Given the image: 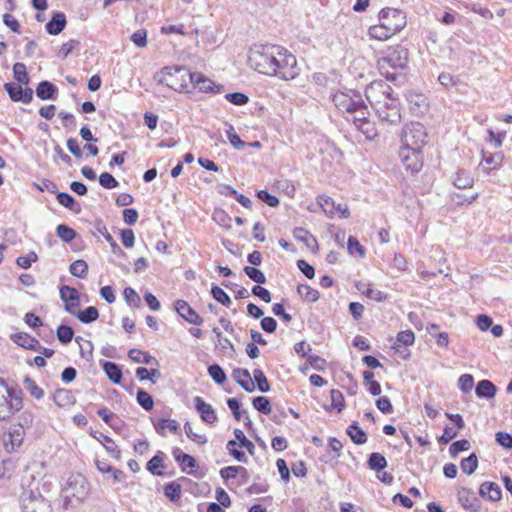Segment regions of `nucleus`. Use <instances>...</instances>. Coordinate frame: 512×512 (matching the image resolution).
<instances>
[{"label":"nucleus","instance_id":"f257e3e1","mask_svg":"<svg viewBox=\"0 0 512 512\" xmlns=\"http://www.w3.org/2000/svg\"><path fill=\"white\" fill-rule=\"evenodd\" d=\"M162 73L168 78L165 79L168 87L174 90L188 88V83H192L200 91H213L215 84L202 73L189 72L183 67H164Z\"/></svg>","mask_w":512,"mask_h":512},{"label":"nucleus","instance_id":"f03ea898","mask_svg":"<svg viewBox=\"0 0 512 512\" xmlns=\"http://www.w3.org/2000/svg\"><path fill=\"white\" fill-rule=\"evenodd\" d=\"M281 51L277 45H254L249 50L248 64L251 68L264 75L271 76L275 65L276 55Z\"/></svg>","mask_w":512,"mask_h":512},{"label":"nucleus","instance_id":"7ed1b4c3","mask_svg":"<svg viewBox=\"0 0 512 512\" xmlns=\"http://www.w3.org/2000/svg\"><path fill=\"white\" fill-rule=\"evenodd\" d=\"M21 422L11 424L1 435V442L8 453L18 451L24 442L26 428L33 422V415L30 412L21 414Z\"/></svg>","mask_w":512,"mask_h":512},{"label":"nucleus","instance_id":"20e7f679","mask_svg":"<svg viewBox=\"0 0 512 512\" xmlns=\"http://www.w3.org/2000/svg\"><path fill=\"white\" fill-rule=\"evenodd\" d=\"M408 61V50L403 46L397 45L389 47L386 50L385 56L378 60V68L380 73L388 80L394 81L396 79V72H391L390 68L394 71L403 69Z\"/></svg>","mask_w":512,"mask_h":512},{"label":"nucleus","instance_id":"39448f33","mask_svg":"<svg viewBox=\"0 0 512 512\" xmlns=\"http://www.w3.org/2000/svg\"><path fill=\"white\" fill-rule=\"evenodd\" d=\"M275 65L272 68L274 73L271 76H276L282 80L295 79L300 72L297 65L296 57L287 49L281 47V51L276 55Z\"/></svg>","mask_w":512,"mask_h":512},{"label":"nucleus","instance_id":"423d86ee","mask_svg":"<svg viewBox=\"0 0 512 512\" xmlns=\"http://www.w3.org/2000/svg\"><path fill=\"white\" fill-rule=\"evenodd\" d=\"M22 407L21 392L0 379V420L10 417Z\"/></svg>","mask_w":512,"mask_h":512},{"label":"nucleus","instance_id":"0eeeda50","mask_svg":"<svg viewBox=\"0 0 512 512\" xmlns=\"http://www.w3.org/2000/svg\"><path fill=\"white\" fill-rule=\"evenodd\" d=\"M427 132L420 122L406 124L401 133L402 146L422 150L427 143Z\"/></svg>","mask_w":512,"mask_h":512},{"label":"nucleus","instance_id":"6e6552de","mask_svg":"<svg viewBox=\"0 0 512 512\" xmlns=\"http://www.w3.org/2000/svg\"><path fill=\"white\" fill-rule=\"evenodd\" d=\"M378 19L383 27H386L393 35L401 31L407 24L405 13L395 8L382 9L379 12Z\"/></svg>","mask_w":512,"mask_h":512},{"label":"nucleus","instance_id":"1a4fd4ad","mask_svg":"<svg viewBox=\"0 0 512 512\" xmlns=\"http://www.w3.org/2000/svg\"><path fill=\"white\" fill-rule=\"evenodd\" d=\"M392 88L383 81H374L366 87L365 96L374 110L392 97Z\"/></svg>","mask_w":512,"mask_h":512},{"label":"nucleus","instance_id":"9d476101","mask_svg":"<svg viewBox=\"0 0 512 512\" xmlns=\"http://www.w3.org/2000/svg\"><path fill=\"white\" fill-rule=\"evenodd\" d=\"M332 101L341 113L348 115L359 107L362 96L355 90L338 91L333 94Z\"/></svg>","mask_w":512,"mask_h":512},{"label":"nucleus","instance_id":"9b49d317","mask_svg":"<svg viewBox=\"0 0 512 512\" xmlns=\"http://www.w3.org/2000/svg\"><path fill=\"white\" fill-rule=\"evenodd\" d=\"M22 512H52L51 505L41 495L32 490L24 491L21 495Z\"/></svg>","mask_w":512,"mask_h":512},{"label":"nucleus","instance_id":"f8f14e48","mask_svg":"<svg viewBox=\"0 0 512 512\" xmlns=\"http://www.w3.org/2000/svg\"><path fill=\"white\" fill-rule=\"evenodd\" d=\"M375 112L381 121L391 125L397 124L401 119L399 102L393 97L379 105Z\"/></svg>","mask_w":512,"mask_h":512},{"label":"nucleus","instance_id":"ddd939ff","mask_svg":"<svg viewBox=\"0 0 512 512\" xmlns=\"http://www.w3.org/2000/svg\"><path fill=\"white\" fill-rule=\"evenodd\" d=\"M399 157L405 169L411 173L419 172L422 168L423 161L421 150H414L411 147L401 146L399 150Z\"/></svg>","mask_w":512,"mask_h":512},{"label":"nucleus","instance_id":"4468645a","mask_svg":"<svg viewBox=\"0 0 512 512\" xmlns=\"http://www.w3.org/2000/svg\"><path fill=\"white\" fill-rule=\"evenodd\" d=\"M20 83H6L4 85L10 99L14 102L30 103L33 99V90Z\"/></svg>","mask_w":512,"mask_h":512},{"label":"nucleus","instance_id":"2eb2a0df","mask_svg":"<svg viewBox=\"0 0 512 512\" xmlns=\"http://www.w3.org/2000/svg\"><path fill=\"white\" fill-rule=\"evenodd\" d=\"M318 204L324 213L330 217L339 214L341 218L349 217V209L346 204H336L334 200L328 196H319Z\"/></svg>","mask_w":512,"mask_h":512},{"label":"nucleus","instance_id":"dca6fc26","mask_svg":"<svg viewBox=\"0 0 512 512\" xmlns=\"http://www.w3.org/2000/svg\"><path fill=\"white\" fill-rule=\"evenodd\" d=\"M176 312L185 321L194 325L203 324V318L184 300H176L174 303Z\"/></svg>","mask_w":512,"mask_h":512},{"label":"nucleus","instance_id":"f3484780","mask_svg":"<svg viewBox=\"0 0 512 512\" xmlns=\"http://www.w3.org/2000/svg\"><path fill=\"white\" fill-rule=\"evenodd\" d=\"M60 298L66 303L65 310L71 315H76V307L79 306L78 291L70 286H63L60 288Z\"/></svg>","mask_w":512,"mask_h":512},{"label":"nucleus","instance_id":"a211bd4d","mask_svg":"<svg viewBox=\"0 0 512 512\" xmlns=\"http://www.w3.org/2000/svg\"><path fill=\"white\" fill-rule=\"evenodd\" d=\"M458 501L461 506L470 512H478L480 509V501L474 491L468 488H461L458 491Z\"/></svg>","mask_w":512,"mask_h":512},{"label":"nucleus","instance_id":"6ab92c4d","mask_svg":"<svg viewBox=\"0 0 512 512\" xmlns=\"http://www.w3.org/2000/svg\"><path fill=\"white\" fill-rule=\"evenodd\" d=\"M195 409L200 414L201 419L208 423L213 424L217 420L215 410L212 406L206 403L201 397L196 396L194 398Z\"/></svg>","mask_w":512,"mask_h":512},{"label":"nucleus","instance_id":"aec40b11","mask_svg":"<svg viewBox=\"0 0 512 512\" xmlns=\"http://www.w3.org/2000/svg\"><path fill=\"white\" fill-rule=\"evenodd\" d=\"M233 378L245 391L250 393L255 391V383L247 369H234Z\"/></svg>","mask_w":512,"mask_h":512},{"label":"nucleus","instance_id":"412c9836","mask_svg":"<svg viewBox=\"0 0 512 512\" xmlns=\"http://www.w3.org/2000/svg\"><path fill=\"white\" fill-rule=\"evenodd\" d=\"M66 25V17L62 12H55L51 20L46 24V30L51 35L60 34Z\"/></svg>","mask_w":512,"mask_h":512},{"label":"nucleus","instance_id":"4be33fe9","mask_svg":"<svg viewBox=\"0 0 512 512\" xmlns=\"http://www.w3.org/2000/svg\"><path fill=\"white\" fill-rule=\"evenodd\" d=\"M479 493L482 497H487L491 501H498L501 499V489L494 482H484L481 484Z\"/></svg>","mask_w":512,"mask_h":512},{"label":"nucleus","instance_id":"5701e85b","mask_svg":"<svg viewBox=\"0 0 512 512\" xmlns=\"http://www.w3.org/2000/svg\"><path fill=\"white\" fill-rule=\"evenodd\" d=\"M97 469L103 473L108 474L116 483H121L125 480V473L122 470L113 468L110 464L104 461L96 462Z\"/></svg>","mask_w":512,"mask_h":512},{"label":"nucleus","instance_id":"b1692460","mask_svg":"<svg viewBox=\"0 0 512 512\" xmlns=\"http://www.w3.org/2000/svg\"><path fill=\"white\" fill-rule=\"evenodd\" d=\"M12 339L16 344L26 349L35 351L40 348V342L26 333H17L13 335Z\"/></svg>","mask_w":512,"mask_h":512},{"label":"nucleus","instance_id":"393cba45","mask_svg":"<svg viewBox=\"0 0 512 512\" xmlns=\"http://www.w3.org/2000/svg\"><path fill=\"white\" fill-rule=\"evenodd\" d=\"M92 436L98 440L107 450V452L114 458L120 457V450L118 449L115 442L108 437L107 435H104L101 432H95L92 434Z\"/></svg>","mask_w":512,"mask_h":512},{"label":"nucleus","instance_id":"a878e982","mask_svg":"<svg viewBox=\"0 0 512 512\" xmlns=\"http://www.w3.org/2000/svg\"><path fill=\"white\" fill-rule=\"evenodd\" d=\"M476 395L479 398H493L496 395V386L489 380H481L476 386Z\"/></svg>","mask_w":512,"mask_h":512},{"label":"nucleus","instance_id":"bb28decb","mask_svg":"<svg viewBox=\"0 0 512 512\" xmlns=\"http://www.w3.org/2000/svg\"><path fill=\"white\" fill-rule=\"evenodd\" d=\"M154 428L158 434L165 436L166 431L176 434L179 430V424L176 420L163 418L154 423Z\"/></svg>","mask_w":512,"mask_h":512},{"label":"nucleus","instance_id":"cd10ccee","mask_svg":"<svg viewBox=\"0 0 512 512\" xmlns=\"http://www.w3.org/2000/svg\"><path fill=\"white\" fill-rule=\"evenodd\" d=\"M57 88L49 81H42L36 88V95L41 100L54 99Z\"/></svg>","mask_w":512,"mask_h":512},{"label":"nucleus","instance_id":"c85d7f7f","mask_svg":"<svg viewBox=\"0 0 512 512\" xmlns=\"http://www.w3.org/2000/svg\"><path fill=\"white\" fill-rule=\"evenodd\" d=\"M502 161V157L499 154H489L483 153V160L480 164L481 170L485 174H489L490 171L498 168L500 166V163Z\"/></svg>","mask_w":512,"mask_h":512},{"label":"nucleus","instance_id":"c756f323","mask_svg":"<svg viewBox=\"0 0 512 512\" xmlns=\"http://www.w3.org/2000/svg\"><path fill=\"white\" fill-rule=\"evenodd\" d=\"M474 179L473 177L464 171L463 169H458L454 178L453 184L459 189H467L473 186Z\"/></svg>","mask_w":512,"mask_h":512},{"label":"nucleus","instance_id":"7c9ffc66","mask_svg":"<svg viewBox=\"0 0 512 512\" xmlns=\"http://www.w3.org/2000/svg\"><path fill=\"white\" fill-rule=\"evenodd\" d=\"M293 236L297 241L303 242L309 249H313L317 246V242L314 236L304 228H295L293 230Z\"/></svg>","mask_w":512,"mask_h":512},{"label":"nucleus","instance_id":"2f4dec72","mask_svg":"<svg viewBox=\"0 0 512 512\" xmlns=\"http://www.w3.org/2000/svg\"><path fill=\"white\" fill-rule=\"evenodd\" d=\"M368 34L371 38L386 41L393 36L391 32L386 27H383V24L379 22V24L373 25L369 28Z\"/></svg>","mask_w":512,"mask_h":512},{"label":"nucleus","instance_id":"473e14b6","mask_svg":"<svg viewBox=\"0 0 512 512\" xmlns=\"http://www.w3.org/2000/svg\"><path fill=\"white\" fill-rule=\"evenodd\" d=\"M103 370L112 383H120L122 378V372L117 364L107 361L103 364Z\"/></svg>","mask_w":512,"mask_h":512},{"label":"nucleus","instance_id":"72a5a7b5","mask_svg":"<svg viewBox=\"0 0 512 512\" xmlns=\"http://www.w3.org/2000/svg\"><path fill=\"white\" fill-rule=\"evenodd\" d=\"M356 129L359 130L368 140H372L377 136L375 125L369 118L362 122H356Z\"/></svg>","mask_w":512,"mask_h":512},{"label":"nucleus","instance_id":"f704fd0d","mask_svg":"<svg viewBox=\"0 0 512 512\" xmlns=\"http://www.w3.org/2000/svg\"><path fill=\"white\" fill-rule=\"evenodd\" d=\"M347 434L357 445H361L367 442L366 433L358 426L357 423H353L348 427Z\"/></svg>","mask_w":512,"mask_h":512},{"label":"nucleus","instance_id":"c9c22d12","mask_svg":"<svg viewBox=\"0 0 512 512\" xmlns=\"http://www.w3.org/2000/svg\"><path fill=\"white\" fill-rule=\"evenodd\" d=\"M82 323L88 324L96 321L99 317V311L94 306H89L82 311H76L75 315Z\"/></svg>","mask_w":512,"mask_h":512},{"label":"nucleus","instance_id":"e433bc0d","mask_svg":"<svg viewBox=\"0 0 512 512\" xmlns=\"http://www.w3.org/2000/svg\"><path fill=\"white\" fill-rule=\"evenodd\" d=\"M225 127V133L230 144L237 150H243L247 144L237 135L234 127L229 123H225Z\"/></svg>","mask_w":512,"mask_h":512},{"label":"nucleus","instance_id":"4c0bfd02","mask_svg":"<svg viewBox=\"0 0 512 512\" xmlns=\"http://www.w3.org/2000/svg\"><path fill=\"white\" fill-rule=\"evenodd\" d=\"M368 466L371 470L380 472L387 467V460L382 454L373 452L369 456Z\"/></svg>","mask_w":512,"mask_h":512},{"label":"nucleus","instance_id":"58836bf2","mask_svg":"<svg viewBox=\"0 0 512 512\" xmlns=\"http://www.w3.org/2000/svg\"><path fill=\"white\" fill-rule=\"evenodd\" d=\"M357 288L359 291H361L363 294H365L366 297H368L369 299L381 302V301L386 300V298H387V296L384 292H382L376 288H373L370 285L366 286L364 284H361V285H357Z\"/></svg>","mask_w":512,"mask_h":512},{"label":"nucleus","instance_id":"ea45409f","mask_svg":"<svg viewBox=\"0 0 512 512\" xmlns=\"http://www.w3.org/2000/svg\"><path fill=\"white\" fill-rule=\"evenodd\" d=\"M368 116H369V112L362 100L360 102L359 107L355 108V110H353V112H351V114L346 115V119H347V121H352V123L355 126L356 122H362L365 119H367Z\"/></svg>","mask_w":512,"mask_h":512},{"label":"nucleus","instance_id":"a19ab883","mask_svg":"<svg viewBox=\"0 0 512 512\" xmlns=\"http://www.w3.org/2000/svg\"><path fill=\"white\" fill-rule=\"evenodd\" d=\"M298 294L308 302H316L319 299V292L306 284H300L297 287Z\"/></svg>","mask_w":512,"mask_h":512},{"label":"nucleus","instance_id":"79ce46f5","mask_svg":"<svg viewBox=\"0 0 512 512\" xmlns=\"http://www.w3.org/2000/svg\"><path fill=\"white\" fill-rule=\"evenodd\" d=\"M173 455L175 460L182 466V470L186 468L193 469L196 466L195 459L191 455L181 452L179 448L173 452Z\"/></svg>","mask_w":512,"mask_h":512},{"label":"nucleus","instance_id":"37998d69","mask_svg":"<svg viewBox=\"0 0 512 512\" xmlns=\"http://www.w3.org/2000/svg\"><path fill=\"white\" fill-rule=\"evenodd\" d=\"M128 356L136 363L150 364L153 361H156L152 355L135 348L129 350Z\"/></svg>","mask_w":512,"mask_h":512},{"label":"nucleus","instance_id":"c03bdc74","mask_svg":"<svg viewBox=\"0 0 512 512\" xmlns=\"http://www.w3.org/2000/svg\"><path fill=\"white\" fill-rule=\"evenodd\" d=\"M70 273L78 278L84 279L88 273V265L84 260H76L70 265Z\"/></svg>","mask_w":512,"mask_h":512},{"label":"nucleus","instance_id":"a18cd8bd","mask_svg":"<svg viewBox=\"0 0 512 512\" xmlns=\"http://www.w3.org/2000/svg\"><path fill=\"white\" fill-rule=\"evenodd\" d=\"M57 200L61 205L70 209L71 211H74V212L80 211L79 204H77L75 199L68 193H65V192L58 193Z\"/></svg>","mask_w":512,"mask_h":512},{"label":"nucleus","instance_id":"49530a36","mask_svg":"<svg viewBox=\"0 0 512 512\" xmlns=\"http://www.w3.org/2000/svg\"><path fill=\"white\" fill-rule=\"evenodd\" d=\"M13 74H14L15 80L18 83L24 84L25 86L28 85L29 77H28V74H27V71H26L25 64H23L21 62L15 63L14 66H13Z\"/></svg>","mask_w":512,"mask_h":512},{"label":"nucleus","instance_id":"de8ad7c7","mask_svg":"<svg viewBox=\"0 0 512 512\" xmlns=\"http://www.w3.org/2000/svg\"><path fill=\"white\" fill-rule=\"evenodd\" d=\"M415 336L411 330L401 331L397 335L396 343L393 346V349L398 351L400 344L404 346H409L414 343Z\"/></svg>","mask_w":512,"mask_h":512},{"label":"nucleus","instance_id":"09e8293b","mask_svg":"<svg viewBox=\"0 0 512 512\" xmlns=\"http://www.w3.org/2000/svg\"><path fill=\"white\" fill-rule=\"evenodd\" d=\"M53 400L55 404L59 407L68 406L73 402L71 394L69 393V391L65 389L57 390L53 396Z\"/></svg>","mask_w":512,"mask_h":512},{"label":"nucleus","instance_id":"8fccbe9b","mask_svg":"<svg viewBox=\"0 0 512 512\" xmlns=\"http://www.w3.org/2000/svg\"><path fill=\"white\" fill-rule=\"evenodd\" d=\"M460 467H461L462 471L468 475H471L472 473H474L478 467V460H477L476 455L473 453L470 456H468L467 458L462 459V461L460 463Z\"/></svg>","mask_w":512,"mask_h":512},{"label":"nucleus","instance_id":"3c124183","mask_svg":"<svg viewBox=\"0 0 512 512\" xmlns=\"http://www.w3.org/2000/svg\"><path fill=\"white\" fill-rule=\"evenodd\" d=\"M16 469V464L14 461L8 459L2 461L0 464V479L9 480L13 476Z\"/></svg>","mask_w":512,"mask_h":512},{"label":"nucleus","instance_id":"603ef678","mask_svg":"<svg viewBox=\"0 0 512 512\" xmlns=\"http://www.w3.org/2000/svg\"><path fill=\"white\" fill-rule=\"evenodd\" d=\"M253 379H254L255 383L257 384L259 391L265 393L270 390L268 380L262 370L255 369L253 371Z\"/></svg>","mask_w":512,"mask_h":512},{"label":"nucleus","instance_id":"864d4df0","mask_svg":"<svg viewBox=\"0 0 512 512\" xmlns=\"http://www.w3.org/2000/svg\"><path fill=\"white\" fill-rule=\"evenodd\" d=\"M244 272L252 281L258 284H264L266 282L264 273L256 267L245 266Z\"/></svg>","mask_w":512,"mask_h":512},{"label":"nucleus","instance_id":"5fc2aeb1","mask_svg":"<svg viewBox=\"0 0 512 512\" xmlns=\"http://www.w3.org/2000/svg\"><path fill=\"white\" fill-rule=\"evenodd\" d=\"M24 388L27 392L30 393L36 399H41L44 396V391L41 389L34 380L30 378H26L24 380Z\"/></svg>","mask_w":512,"mask_h":512},{"label":"nucleus","instance_id":"6e6d98bb","mask_svg":"<svg viewBox=\"0 0 512 512\" xmlns=\"http://www.w3.org/2000/svg\"><path fill=\"white\" fill-rule=\"evenodd\" d=\"M184 430L186 436L193 442L200 445H203L207 442V437L204 434L196 433L189 422L184 424Z\"/></svg>","mask_w":512,"mask_h":512},{"label":"nucleus","instance_id":"4d7b16f0","mask_svg":"<svg viewBox=\"0 0 512 512\" xmlns=\"http://www.w3.org/2000/svg\"><path fill=\"white\" fill-rule=\"evenodd\" d=\"M234 435L236 440L239 441L240 446L245 448L249 454L253 455L255 452V446L249 439L246 438L244 432L240 429H235Z\"/></svg>","mask_w":512,"mask_h":512},{"label":"nucleus","instance_id":"13d9d810","mask_svg":"<svg viewBox=\"0 0 512 512\" xmlns=\"http://www.w3.org/2000/svg\"><path fill=\"white\" fill-rule=\"evenodd\" d=\"M57 338L58 340L63 343L67 344L71 342L74 336V331L70 326L67 325H60L57 329Z\"/></svg>","mask_w":512,"mask_h":512},{"label":"nucleus","instance_id":"bf43d9fd","mask_svg":"<svg viewBox=\"0 0 512 512\" xmlns=\"http://www.w3.org/2000/svg\"><path fill=\"white\" fill-rule=\"evenodd\" d=\"M123 296L128 305L132 307H139L141 303V298L138 293L131 287H127L124 289Z\"/></svg>","mask_w":512,"mask_h":512},{"label":"nucleus","instance_id":"052dcab7","mask_svg":"<svg viewBox=\"0 0 512 512\" xmlns=\"http://www.w3.org/2000/svg\"><path fill=\"white\" fill-rule=\"evenodd\" d=\"M211 294L213 298L221 303L224 306H229L231 304V299L228 294L220 287L214 285L211 288Z\"/></svg>","mask_w":512,"mask_h":512},{"label":"nucleus","instance_id":"680f3d73","mask_svg":"<svg viewBox=\"0 0 512 512\" xmlns=\"http://www.w3.org/2000/svg\"><path fill=\"white\" fill-rule=\"evenodd\" d=\"M208 373L217 384H222L226 380V374L218 364L210 365L208 367Z\"/></svg>","mask_w":512,"mask_h":512},{"label":"nucleus","instance_id":"e2e57ef3","mask_svg":"<svg viewBox=\"0 0 512 512\" xmlns=\"http://www.w3.org/2000/svg\"><path fill=\"white\" fill-rule=\"evenodd\" d=\"M137 402L146 411L151 410L154 405L153 398L144 390H139L137 392Z\"/></svg>","mask_w":512,"mask_h":512},{"label":"nucleus","instance_id":"0e129e2a","mask_svg":"<svg viewBox=\"0 0 512 512\" xmlns=\"http://www.w3.org/2000/svg\"><path fill=\"white\" fill-rule=\"evenodd\" d=\"M253 406L259 412L268 415L271 412L269 400L264 396H258L253 399Z\"/></svg>","mask_w":512,"mask_h":512},{"label":"nucleus","instance_id":"69168bd1","mask_svg":"<svg viewBox=\"0 0 512 512\" xmlns=\"http://www.w3.org/2000/svg\"><path fill=\"white\" fill-rule=\"evenodd\" d=\"M57 235L65 242H70L76 237V232L67 225L60 224L56 229Z\"/></svg>","mask_w":512,"mask_h":512},{"label":"nucleus","instance_id":"338daca9","mask_svg":"<svg viewBox=\"0 0 512 512\" xmlns=\"http://www.w3.org/2000/svg\"><path fill=\"white\" fill-rule=\"evenodd\" d=\"M38 260V255L34 251H30L25 256H19L16 260V263L19 267L23 269H28L31 267L32 263Z\"/></svg>","mask_w":512,"mask_h":512},{"label":"nucleus","instance_id":"774afa93","mask_svg":"<svg viewBox=\"0 0 512 512\" xmlns=\"http://www.w3.org/2000/svg\"><path fill=\"white\" fill-rule=\"evenodd\" d=\"M331 408L340 412L344 406V397L339 390L332 389L330 392Z\"/></svg>","mask_w":512,"mask_h":512}]
</instances>
